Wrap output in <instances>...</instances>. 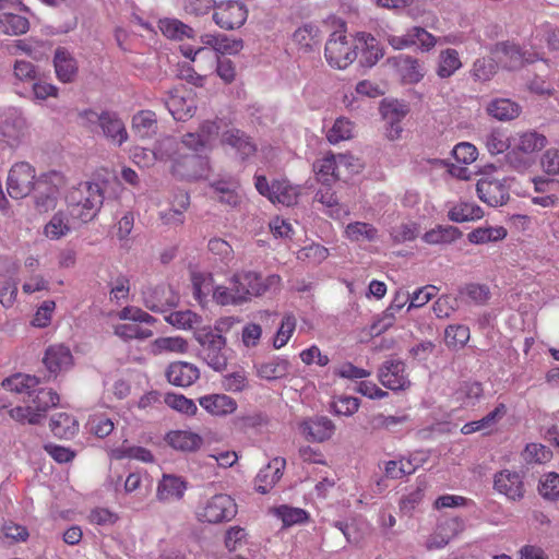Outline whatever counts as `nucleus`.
<instances>
[{"instance_id": "f257e3e1", "label": "nucleus", "mask_w": 559, "mask_h": 559, "mask_svg": "<svg viewBox=\"0 0 559 559\" xmlns=\"http://www.w3.org/2000/svg\"><path fill=\"white\" fill-rule=\"evenodd\" d=\"M36 377L16 373L7 378L1 383V389L7 392L24 395L25 406L11 408L10 417L20 424L37 425L45 418L47 411L59 403L58 394L51 389L38 388Z\"/></svg>"}, {"instance_id": "f03ea898", "label": "nucleus", "mask_w": 559, "mask_h": 559, "mask_svg": "<svg viewBox=\"0 0 559 559\" xmlns=\"http://www.w3.org/2000/svg\"><path fill=\"white\" fill-rule=\"evenodd\" d=\"M181 143L175 136H164L157 141L153 150H143L146 157L152 155L150 160H174L173 174L186 180H198L202 177L204 162L195 154L186 155L181 159L177 158Z\"/></svg>"}, {"instance_id": "7ed1b4c3", "label": "nucleus", "mask_w": 559, "mask_h": 559, "mask_svg": "<svg viewBox=\"0 0 559 559\" xmlns=\"http://www.w3.org/2000/svg\"><path fill=\"white\" fill-rule=\"evenodd\" d=\"M71 215L87 223L96 217L104 203V191L98 183L82 182L67 195Z\"/></svg>"}, {"instance_id": "20e7f679", "label": "nucleus", "mask_w": 559, "mask_h": 559, "mask_svg": "<svg viewBox=\"0 0 559 559\" xmlns=\"http://www.w3.org/2000/svg\"><path fill=\"white\" fill-rule=\"evenodd\" d=\"M83 119L84 126L92 132L97 128L102 130V134L112 144L121 146L128 140V132L124 122L115 111L103 110L97 112L93 109H85L79 114Z\"/></svg>"}, {"instance_id": "39448f33", "label": "nucleus", "mask_w": 559, "mask_h": 559, "mask_svg": "<svg viewBox=\"0 0 559 559\" xmlns=\"http://www.w3.org/2000/svg\"><path fill=\"white\" fill-rule=\"evenodd\" d=\"M64 183V177L59 171L52 170L41 174L36 179L32 191L36 210L40 213L53 210L57 205L60 189Z\"/></svg>"}, {"instance_id": "423d86ee", "label": "nucleus", "mask_w": 559, "mask_h": 559, "mask_svg": "<svg viewBox=\"0 0 559 559\" xmlns=\"http://www.w3.org/2000/svg\"><path fill=\"white\" fill-rule=\"evenodd\" d=\"M237 514L235 500L226 493H216L203 500L195 512L202 523L218 524L233 520Z\"/></svg>"}, {"instance_id": "0eeeda50", "label": "nucleus", "mask_w": 559, "mask_h": 559, "mask_svg": "<svg viewBox=\"0 0 559 559\" xmlns=\"http://www.w3.org/2000/svg\"><path fill=\"white\" fill-rule=\"evenodd\" d=\"M195 340L201 345V355L204 361L214 370L221 371L227 366L226 338L210 328H203L194 333Z\"/></svg>"}, {"instance_id": "6e6552de", "label": "nucleus", "mask_w": 559, "mask_h": 559, "mask_svg": "<svg viewBox=\"0 0 559 559\" xmlns=\"http://www.w3.org/2000/svg\"><path fill=\"white\" fill-rule=\"evenodd\" d=\"M280 282L278 275L272 274L262 278L254 272L238 273L230 278V285H234L236 290L243 292V304L252 297L261 296L267 290L278 287Z\"/></svg>"}, {"instance_id": "1a4fd4ad", "label": "nucleus", "mask_w": 559, "mask_h": 559, "mask_svg": "<svg viewBox=\"0 0 559 559\" xmlns=\"http://www.w3.org/2000/svg\"><path fill=\"white\" fill-rule=\"evenodd\" d=\"M193 287H194V296L197 299L201 300L203 296H206L211 289H213V299L221 306H237L243 304V292L236 290L234 285L230 287L226 286H216L213 288L212 286V277L194 274L193 278Z\"/></svg>"}, {"instance_id": "9d476101", "label": "nucleus", "mask_w": 559, "mask_h": 559, "mask_svg": "<svg viewBox=\"0 0 559 559\" xmlns=\"http://www.w3.org/2000/svg\"><path fill=\"white\" fill-rule=\"evenodd\" d=\"M358 45L352 47L345 34L333 32L325 44L324 55L330 66L345 69L357 58Z\"/></svg>"}, {"instance_id": "9b49d317", "label": "nucleus", "mask_w": 559, "mask_h": 559, "mask_svg": "<svg viewBox=\"0 0 559 559\" xmlns=\"http://www.w3.org/2000/svg\"><path fill=\"white\" fill-rule=\"evenodd\" d=\"M248 8L239 0H225L217 3L213 12V22L222 29L240 28L247 21Z\"/></svg>"}, {"instance_id": "f8f14e48", "label": "nucleus", "mask_w": 559, "mask_h": 559, "mask_svg": "<svg viewBox=\"0 0 559 559\" xmlns=\"http://www.w3.org/2000/svg\"><path fill=\"white\" fill-rule=\"evenodd\" d=\"M35 169L26 162L14 164L8 176L7 190L11 198L22 199L27 197L34 189Z\"/></svg>"}, {"instance_id": "ddd939ff", "label": "nucleus", "mask_w": 559, "mask_h": 559, "mask_svg": "<svg viewBox=\"0 0 559 559\" xmlns=\"http://www.w3.org/2000/svg\"><path fill=\"white\" fill-rule=\"evenodd\" d=\"M27 134V123L22 112L9 110L0 121V141L10 147L19 146Z\"/></svg>"}, {"instance_id": "4468645a", "label": "nucleus", "mask_w": 559, "mask_h": 559, "mask_svg": "<svg viewBox=\"0 0 559 559\" xmlns=\"http://www.w3.org/2000/svg\"><path fill=\"white\" fill-rule=\"evenodd\" d=\"M298 429L306 440L320 443L333 437L335 425L325 416H317L300 421Z\"/></svg>"}, {"instance_id": "2eb2a0df", "label": "nucleus", "mask_w": 559, "mask_h": 559, "mask_svg": "<svg viewBox=\"0 0 559 559\" xmlns=\"http://www.w3.org/2000/svg\"><path fill=\"white\" fill-rule=\"evenodd\" d=\"M493 488L510 500H519L524 496L522 476L514 471L503 469L495 475Z\"/></svg>"}, {"instance_id": "dca6fc26", "label": "nucleus", "mask_w": 559, "mask_h": 559, "mask_svg": "<svg viewBox=\"0 0 559 559\" xmlns=\"http://www.w3.org/2000/svg\"><path fill=\"white\" fill-rule=\"evenodd\" d=\"M214 200L230 207H237L241 203L239 194L240 183L233 177L221 178L210 182Z\"/></svg>"}, {"instance_id": "f3484780", "label": "nucleus", "mask_w": 559, "mask_h": 559, "mask_svg": "<svg viewBox=\"0 0 559 559\" xmlns=\"http://www.w3.org/2000/svg\"><path fill=\"white\" fill-rule=\"evenodd\" d=\"M43 362L49 373L57 376L68 371L73 366V356L69 347L55 344L46 349Z\"/></svg>"}, {"instance_id": "a211bd4d", "label": "nucleus", "mask_w": 559, "mask_h": 559, "mask_svg": "<svg viewBox=\"0 0 559 559\" xmlns=\"http://www.w3.org/2000/svg\"><path fill=\"white\" fill-rule=\"evenodd\" d=\"M187 490L186 480L177 475L164 474L157 484L156 499L163 503H171L183 498Z\"/></svg>"}, {"instance_id": "6ab92c4d", "label": "nucleus", "mask_w": 559, "mask_h": 559, "mask_svg": "<svg viewBox=\"0 0 559 559\" xmlns=\"http://www.w3.org/2000/svg\"><path fill=\"white\" fill-rule=\"evenodd\" d=\"M381 383L393 391L405 390L411 385L402 361H388L379 370Z\"/></svg>"}, {"instance_id": "aec40b11", "label": "nucleus", "mask_w": 559, "mask_h": 559, "mask_svg": "<svg viewBox=\"0 0 559 559\" xmlns=\"http://www.w3.org/2000/svg\"><path fill=\"white\" fill-rule=\"evenodd\" d=\"M222 144L230 146L241 160L253 156L257 152V144L242 130L229 129L222 134Z\"/></svg>"}, {"instance_id": "412c9836", "label": "nucleus", "mask_w": 559, "mask_h": 559, "mask_svg": "<svg viewBox=\"0 0 559 559\" xmlns=\"http://www.w3.org/2000/svg\"><path fill=\"white\" fill-rule=\"evenodd\" d=\"M144 306L154 312H164L167 308L176 306L178 297L166 286L147 288L142 294Z\"/></svg>"}, {"instance_id": "4be33fe9", "label": "nucleus", "mask_w": 559, "mask_h": 559, "mask_svg": "<svg viewBox=\"0 0 559 559\" xmlns=\"http://www.w3.org/2000/svg\"><path fill=\"white\" fill-rule=\"evenodd\" d=\"M478 198L490 206H499L507 203L509 192L499 180L480 179L476 185Z\"/></svg>"}, {"instance_id": "5701e85b", "label": "nucleus", "mask_w": 559, "mask_h": 559, "mask_svg": "<svg viewBox=\"0 0 559 559\" xmlns=\"http://www.w3.org/2000/svg\"><path fill=\"white\" fill-rule=\"evenodd\" d=\"M286 462L283 457L272 459L266 466L260 469L255 477V490L262 495L267 493L283 476Z\"/></svg>"}, {"instance_id": "b1692460", "label": "nucleus", "mask_w": 559, "mask_h": 559, "mask_svg": "<svg viewBox=\"0 0 559 559\" xmlns=\"http://www.w3.org/2000/svg\"><path fill=\"white\" fill-rule=\"evenodd\" d=\"M53 67L57 78L62 83L75 81L79 72L78 61L67 48L59 46L55 50Z\"/></svg>"}, {"instance_id": "393cba45", "label": "nucleus", "mask_w": 559, "mask_h": 559, "mask_svg": "<svg viewBox=\"0 0 559 559\" xmlns=\"http://www.w3.org/2000/svg\"><path fill=\"white\" fill-rule=\"evenodd\" d=\"M168 381L177 386H190L200 377L199 369L189 362L176 361L169 365L166 371Z\"/></svg>"}, {"instance_id": "a878e982", "label": "nucleus", "mask_w": 559, "mask_h": 559, "mask_svg": "<svg viewBox=\"0 0 559 559\" xmlns=\"http://www.w3.org/2000/svg\"><path fill=\"white\" fill-rule=\"evenodd\" d=\"M358 46L361 49L360 64L366 68L373 67L383 56V47L374 36L369 33L357 34Z\"/></svg>"}, {"instance_id": "bb28decb", "label": "nucleus", "mask_w": 559, "mask_h": 559, "mask_svg": "<svg viewBox=\"0 0 559 559\" xmlns=\"http://www.w3.org/2000/svg\"><path fill=\"white\" fill-rule=\"evenodd\" d=\"M166 442L175 450L193 452L203 444L202 437L191 430H173L166 435Z\"/></svg>"}, {"instance_id": "cd10ccee", "label": "nucleus", "mask_w": 559, "mask_h": 559, "mask_svg": "<svg viewBox=\"0 0 559 559\" xmlns=\"http://www.w3.org/2000/svg\"><path fill=\"white\" fill-rule=\"evenodd\" d=\"M200 405L213 416H227L237 409V402L226 394H211L200 397Z\"/></svg>"}, {"instance_id": "c85d7f7f", "label": "nucleus", "mask_w": 559, "mask_h": 559, "mask_svg": "<svg viewBox=\"0 0 559 559\" xmlns=\"http://www.w3.org/2000/svg\"><path fill=\"white\" fill-rule=\"evenodd\" d=\"M200 41L217 56L237 53L243 47L242 39H229L226 35L204 34Z\"/></svg>"}, {"instance_id": "c756f323", "label": "nucleus", "mask_w": 559, "mask_h": 559, "mask_svg": "<svg viewBox=\"0 0 559 559\" xmlns=\"http://www.w3.org/2000/svg\"><path fill=\"white\" fill-rule=\"evenodd\" d=\"M486 110L499 121H509L520 116L521 106L509 98H496L487 105Z\"/></svg>"}, {"instance_id": "7c9ffc66", "label": "nucleus", "mask_w": 559, "mask_h": 559, "mask_svg": "<svg viewBox=\"0 0 559 559\" xmlns=\"http://www.w3.org/2000/svg\"><path fill=\"white\" fill-rule=\"evenodd\" d=\"M459 524L454 519L440 523L426 540V548L429 550L443 548L455 535Z\"/></svg>"}, {"instance_id": "2f4dec72", "label": "nucleus", "mask_w": 559, "mask_h": 559, "mask_svg": "<svg viewBox=\"0 0 559 559\" xmlns=\"http://www.w3.org/2000/svg\"><path fill=\"white\" fill-rule=\"evenodd\" d=\"M50 429L56 437L70 439L79 431V421L69 413H57L50 419Z\"/></svg>"}, {"instance_id": "473e14b6", "label": "nucleus", "mask_w": 559, "mask_h": 559, "mask_svg": "<svg viewBox=\"0 0 559 559\" xmlns=\"http://www.w3.org/2000/svg\"><path fill=\"white\" fill-rule=\"evenodd\" d=\"M396 64L405 84H416L425 76V70L419 61L411 56H400Z\"/></svg>"}, {"instance_id": "72a5a7b5", "label": "nucleus", "mask_w": 559, "mask_h": 559, "mask_svg": "<svg viewBox=\"0 0 559 559\" xmlns=\"http://www.w3.org/2000/svg\"><path fill=\"white\" fill-rule=\"evenodd\" d=\"M318 181L330 186L333 181L341 179L336 155L325 156L313 164Z\"/></svg>"}, {"instance_id": "f704fd0d", "label": "nucleus", "mask_w": 559, "mask_h": 559, "mask_svg": "<svg viewBox=\"0 0 559 559\" xmlns=\"http://www.w3.org/2000/svg\"><path fill=\"white\" fill-rule=\"evenodd\" d=\"M160 32L169 39L183 40L194 38V29L177 19H163L159 21Z\"/></svg>"}, {"instance_id": "c9c22d12", "label": "nucleus", "mask_w": 559, "mask_h": 559, "mask_svg": "<svg viewBox=\"0 0 559 559\" xmlns=\"http://www.w3.org/2000/svg\"><path fill=\"white\" fill-rule=\"evenodd\" d=\"M288 370L289 361L281 357H275L257 367L258 376L264 380H277L284 378L288 373Z\"/></svg>"}, {"instance_id": "e433bc0d", "label": "nucleus", "mask_w": 559, "mask_h": 559, "mask_svg": "<svg viewBox=\"0 0 559 559\" xmlns=\"http://www.w3.org/2000/svg\"><path fill=\"white\" fill-rule=\"evenodd\" d=\"M463 236L462 231L454 226H438L424 234L423 239L429 245H449Z\"/></svg>"}, {"instance_id": "4c0bfd02", "label": "nucleus", "mask_w": 559, "mask_h": 559, "mask_svg": "<svg viewBox=\"0 0 559 559\" xmlns=\"http://www.w3.org/2000/svg\"><path fill=\"white\" fill-rule=\"evenodd\" d=\"M0 28L2 33L7 35H23L29 29V21L25 16L19 14L2 13L0 15Z\"/></svg>"}, {"instance_id": "58836bf2", "label": "nucleus", "mask_w": 559, "mask_h": 559, "mask_svg": "<svg viewBox=\"0 0 559 559\" xmlns=\"http://www.w3.org/2000/svg\"><path fill=\"white\" fill-rule=\"evenodd\" d=\"M272 190V203H281L286 206H292L298 201L299 193L297 188L290 186L285 180H274Z\"/></svg>"}, {"instance_id": "ea45409f", "label": "nucleus", "mask_w": 559, "mask_h": 559, "mask_svg": "<svg viewBox=\"0 0 559 559\" xmlns=\"http://www.w3.org/2000/svg\"><path fill=\"white\" fill-rule=\"evenodd\" d=\"M293 39L306 50H312L313 46L320 43V29L312 23L304 24L294 32Z\"/></svg>"}, {"instance_id": "a19ab883", "label": "nucleus", "mask_w": 559, "mask_h": 559, "mask_svg": "<svg viewBox=\"0 0 559 559\" xmlns=\"http://www.w3.org/2000/svg\"><path fill=\"white\" fill-rule=\"evenodd\" d=\"M462 67L459 52L455 49L448 48L440 53V62L437 74L441 79L450 78Z\"/></svg>"}, {"instance_id": "79ce46f5", "label": "nucleus", "mask_w": 559, "mask_h": 559, "mask_svg": "<svg viewBox=\"0 0 559 559\" xmlns=\"http://www.w3.org/2000/svg\"><path fill=\"white\" fill-rule=\"evenodd\" d=\"M345 233L353 242L374 241L378 235V230L372 225L362 222L347 225Z\"/></svg>"}, {"instance_id": "37998d69", "label": "nucleus", "mask_w": 559, "mask_h": 559, "mask_svg": "<svg viewBox=\"0 0 559 559\" xmlns=\"http://www.w3.org/2000/svg\"><path fill=\"white\" fill-rule=\"evenodd\" d=\"M469 329L463 324H451L444 331V342L453 349L463 348L469 341Z\"/></svg>"}, {"instance_id": "c03bdc74", "label": "nucleus", "mask_w": 559, "mask_h": 559, "mask_svg": "<svg viewBox=\"0 0 559 559\" xmlns=\"http://www.w3.org/2000/svg\"><path fill=\"white\" fill-rule=\"evenodd\" d=\"M483 215L484 212L478 205L466 202L453 206L448 213L451 221L459 223L475 221L483 217Z\"/></svg>"}, {"instance_id": "a18cd8bd", "label": "nucleus", "mask_w": 559, "mask_h": 559, "mask_svg": "<svg viewBox=\"0 0 559 559\" xmlns=\"http://www.w3.org/2000/svg\"><path fill=\"white\" fill-rule=\"evenodd\" d=\"M166 321L173 326L181 330H191L201 323V317L191 310H180L170 312Z\"/></svg>"}, {"instance_id": "49530a36", "label": "nucleus", "mask_w": 559, "mask_h": 559, "mask_svg": "<svg viewBox=\"0 0 559 559\" xmlns=\"http://www.w3.org/2000/svg\"><path fill=\"white\" fill-rule=\"evenodd\" d=\"M273 513L283 522L284 526L302 524L308 520V513L300 508L281 506L273 509Z\"/></svg>"}, {"instance_id": "de8ad7c7", "label": "nucleus", "mask_w": 559, "mask_h": 559, "mask_svg": "<svg viewBox=\"0 0 559 559\" xmlns=\"http://www.w3.org/2000/svg\"><path fill=\"white\" fill-rule=\"evenodd\" d=\"M71 230L69 219L62 212L56 213L44 228L45 235L50 240H59Z\"/></svg>"}, {"instance_id": "09e8293b", "label": "nucleus", "mask_w": 559, "mask_h": 559, "mask_svg": "<svg viewBox=\"0 0 559 559\" xmlns=\"http://www.w3.org/2000/svg\"><path fill=\"white\" fill-rule=\"evenodd\" d=\"M133 128L141 134V136H150L155 133L157 128V119L154 111L141 110L134 115L132 119Z\"/></svg>"}, {"instance_id": "8fccbe9b", "label": "nucleus", "mask_w": 559, "mask_h": 559, "mask_svg": "<svg viewBox=\"0 0 559 559\" xmlns=\"http://www.w3.org/2000/svg\"><path fill=\"white\" fill-rule=\"evenodd\" d=\"M507 236L503 227L497 228H478L467 235L468 241L474 245H483L486 242H497Z\"/></svg>"}, {"instance_id": "3c124183", "label": "nucleus", "mask_w": 559, "mask_h": 559, "mask_svg": "<svg viewBox=\"0 0 559 559\" xmlns=\"http://www.w3.org/2000/svg\"><path fill=\"white\" fill-rule=\"evenodd\" d=\"M267 424V416L261 412H251L237 416L234 425L241 431L259 430Z\"/></svg>"}, {"instance_id": "603ef678", "label": "nucleus", "mask_w": 559, "mask_h": 559, "mask_svg": "<svg viewBox=\"0 0 559 559\" xmlns=\"http://www.w3.org/2000/svg\"><path fill=\"white\" fill-rule=\"evenodd\" d=\"M114 333L118 337L128 340H146L153 335L150 329L141 328L135 323H119L114 325Z\"/></svg>"}, {"instance_id": "864d4df0", "label": "nucleus", "mask_w": 559, "mask_h": 559, "mask_svg": "<svg viewBox=\"0 0 559 559\" xmlns=\"http://www.w3.org/2000/svg\"><path fill=\"white\" fill-rule=\"evenodd\" d=\"M538 492L546 500H559V475L555 472L543 475L539 480Z\"/></svg>"}, {"instance_id": "5fc2aeb1", "label": "nucleus", "mask_w": 559, "mask_h": 559, "mask_svg": "<svg viewBox=\"0 0 559 559\" xmlns=\"http://www.w3.org/2000/svg\"><path fill=\"white\" fill-rule=\"evenodd\" d=\"M155 353L171 352L183 354L188 350V342L181 336L158 337L153 343Z\"/></svg>"}, {"instance_id": "6e6d98bb", "label": "nucleus", "mask_w": 559, "mask_h": 559, "mask_svg": "<svg viewBox=\"0 0 559 559\" xmlns=\"http://www.w3.org/2000/svg\"><path fill=\"white\" fill-rule=\"evenodd\" d=\"M295 329L296 318L293 314H285L273 340L274 348L280 349L284 347L290 340Z\"/></svg>"}, {"instance_id": "4d7b16f0", "label": "nucleus", "mask_w": 559, "mask_h": 559, "mask_svg": "<svg viewBox=\"0 0 559 559\" xmlns=\"http://www.w3.org/2000/svg\"><path fill=\"white\" fill-rule=\"evenodd\" d=\"M86 426L88 431L98 438L109 436L115 427L112 420L102 414L91 415Z\"/></svg>"}, {"instance_id": "13d9d810", "label": "nucleus", "mask_w": 559, "mask_h": 559, "mask_svg": "<svg viewBox=\"0 0 559 559\" xmlns=\"http://www.w3.org/2000/svg\"><path fill=\"white\" fill-rule=\"evenodd\" d=\"M483 395V388L479 382L464 383L456 392V400L464 406L475 405Z\"/></svg>"}, {"instance_id": "bf43d9fd", "label": "nucleus", "mask_w": 559, "mask_h": 559, "mask_svg": "<svg viewBox=\"0 0 559 559\" xmlns=\"http://www.w3.org/2000/svg\"><path fill=\"white\" fill-rule=\"evenodd\" d=\"M353 124L346 118H337L333 127L329 130L326 139L331 144H336L341 141L352 138Z\"/></svg>"}, {"instance_id": "052dcab7", "label": "nucleus", "mask_w": 559, "mask_h": 559, "mask_svg": "<svg viewBox=\"0 0 559 559\" xmlns=\"http://www.w3.org/2000/svg\"><path fill=\"white\" fill-rule=\"evenodd\" d=\"M164 402L170 408L185 415H194L197 412V405L194 402L182 394L168 393L166 394Z\"/></svg>"}, {"instance_id": "680f3d73", "label": "nucleus", "mask_w": 559, "mask_h": 559, "mask_svg": "<svg viewBox=\"0 0 559 559\" xmlns=\"http://www.w3.org/2000/svg\"><path fill=\"white\" fill-rule=\"evenodd\" d=\"M546 144L547 139L545 135L537 132H527L521 136L518 148L522 153L531 154L543 150Z\"/></svg>"}, {"instance_id": "e2e57ef3", "label": "nucleus", "mask_w": 559, "mask_h": 559, "mask_svg": "<svg viewBox=\"0 0 559 559\" xmlns=\"http://www.w3.org/2000/svg\"><path fill=\"white\" fill-rule=\"evenodd\" d=\"M495 53H503L507 58L510 59V67L515 68L523 64V52L520 46L515 45L511 41H500L495 45V48L491 50Z\"/></svg>"}, {"instance_id": "0e129e2a", "label": "nucleus", "mask_w": 559, "mask_h": 559, "mask_svg": "<svg viewBox=\"0 0 559 559\" xmlns=\"http://www.w3.org/2000/svg\"><path fill=\"white\" fill-rule=\"evenodd\" d=\"M497 72V64L490 58L477 59L472 68V75L476 81H489Z\"/></svg>"}, {"instance_id": "69168bd1", "label": "nucleus", "mask_w": 559, "mask_h": 559, "mask_svg": "<svg viewBox=\"0 0 559 559\" xmlns=\"http://www.w3.org/2000/svg\"><path fill=\"white\" fill-rule=\"evenodd\" d=\"M552 456L551 451L540 443H528L523 451V459L527 463L543 464L548 462Z\"/></svg>"}, {"instance_id": "338daca9", "label": "nucleus", "mask_w": 559, "mask_h": 559, "mask_svg": "<svg viewBox=\"0 0 559 559\" xmlns=\"http://www.w3.org/2000/svg\"><path fill=\"white\" fill-rule=\"evenodd\" d=\"M50 41H34V44H27L24 40H16V49L25 52L35 60H41L47 57V50L51 48Z\"/></svg>"}, {"instance_id": "774afa93", "label": "nucleus", "mask_w": 559, "mask_h": 559, "mask_svg": "<svg viewBox=\"0 0 559 559\" xmlns=\"http://www.w3.org/2000/svg\"><path fill=\"white\" fill-rule=\"evenodd\" d=\"M56 309V302L53 300H45L37 308L33 319L32 325L35 328H46L50 324L52 316Z\"/></svg>"}]
</instances>
